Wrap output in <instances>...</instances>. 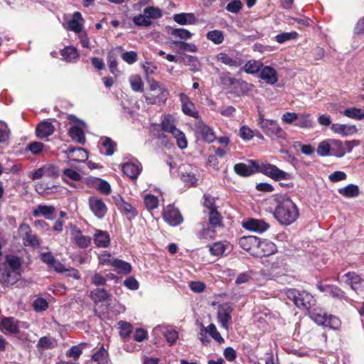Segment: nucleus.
<instances>
[{
	"mask_svg": "<svg viewBox=\"0 0 364 364\" xmlns=\"http://www.w3.org/2000/svg\"><path fill=\"white\" fill-rule=\"evenodd\" d=\"M109 297V292L102 288L95 289L90 292V298L95 304L108 301Z\"/></svg>",
	"mask_w": 364,
	"mask_h": 364,
	"instance_id": "58836bf2",
	"label": "nucleus"
},
{
	"mask_svg": "<svg viewBox=\"0 0 364 364\" xmlns=\"http://www.w3.org/2000/svg\"><path fill=\"white\" fill-rule=\"evenodd\" d=\"M258 172L274 179V181L288 180L291 176L289 173L279 169L277 166L265 162L258 164Z\"/></svg>",
	"mask_w": 364,
	"mask_h": 364,
	"instance_id": "0eeeda50",
	"label": "nucleus"
},
{
	"mask_svg": "<svg viewBox=\"0 0 364 364\" xmlns=\"http://www.w3.org/2000/svg\"><path fill=\"white\" fill-rule=\"evenodd\" d=\"M88 183L96 187L101 193L108 195L111 192V186L108 182L98 178H89Z\"/></svg>",
	"mask_w": 364,
	"mask_h": 364,
	"instance_id": "4c0bfd02",
	"label": "nucleus"
},
{
	"mask_svg": "<svg viewBox=\"0 0 364 364\" xmlns=\"http://www.w3.org/2000/svg\"><path fill=\"white\" fill-rule=\"evenodd\" d=\"M112 267L119 274H127L132 271V266L129 263L118 259H116L114 261H113Z\"/></svg>",
	"mask_w": 364,
	"mask_h": 364,
	"instance_id": "49530a36",
	"label": "nucleus"
},
{
	"mask_svg": "<svg viewBox=\"0 0 364 364\" xmlns=\"http://www.w3.org/2000/svg\"><path fill=\"white\" fill-rule=\"evenodd\" d=\"M170 34L183 40L190 39L193 34L185 28H171Z\"/></svg>",
	"mask_w": 364,
	"mask_h": 364,
	"instance_id": "bf43d9fd",
	"label": "nucleus"
},
{
	"mask_svg": "<svg viewBox=\"0 0 364 364\" xmlns=\"http://www.w3.org/2000/svg\"><path fill=\"white\" fill-rule=\"evenodd\" d=\"M234 171L240 176H250L258 172V164L253 160H249L247 164H236L234 166Z\"/></svg>",
	"mask_w": 364,
	"mask_h": 364,
	"instance_id": "dca6fc26",
	"label": "nucleus"
},
{
	"mask_svg": "<svg viewBox=\"0 0 364 364\" xmlns=\"http://www.w3.org/2000/svg\"><path fill=\"white\" fill-rule=\"evenodd\" d=\"M21 266V263L18 257L7 255L6 257V267L0 269L4 282L9 284H15L20 277Z\"/></svg>",
	"mask_w": 364,
	"mask_h": 364,
	"instance_id": "f03ea898",
	"label": "nucleus"
},
{
	"mask_svg": "<svg viewBox=\"0 0 364 364\" xmlns=\"http://www.w3.org/2000/svg\"><path fill=\"white\" fill-rule=\"evenodd\" d=\"M55 131V127L51 122L44 120L40 122L36 128V134L38 138L43 139L51 136Z\"/></svg>",
	"mask_w": 364,
	"mask_h": 364,
	"instance_id": "b1692460",
	"label": "nucleus"
},
{
	"mask_svg": "<svg viewBox=\"0 0 364 364\" xmlns=\"http://www.w3.org/2000/svg\"><path fill=\"white\" fill-rule=\"evenodd\" d=\"M343 114L346 117L353 119L361 120L364 119V112L360 108H348L343 112Z\"/></svg>",
	"mask_w": 364,
	"mask_h": 364,
	"instance_id": "3c124183",
	"label": "nucleus"
},
{
	"mask_svg": "<svg viewBox=\"0 0 364 364\" xmlns=\"http://www.w3.org/2000/svg\"><path fill=\"white\" fill-rule=\"evenodd\" d=\"M71 235L76 245L80 248H87L91 245V238L82 235L81 230L76 227L73 228Z\"/></svg>",
	"mask_w": 364,
	"mask_h": 364,
	"instance_id": "cd10ccee",
	"label": "nucleus"
},
{
	"mask_svg": "<svg viewBox=\"0 0 364 364\" xmlns=\"http://www.w3.org/2000/svg\"><path fill=\"white\" fill-rule=\"evenodd\" d=\"M179 100L181 105L182 112L184 114L195 119L199 118V113L195 105L187 95L181 92L179 95Z\"/></svg>",
	"mask_w": 364,
	"mask_h": 364,
	"instance_id": "2eb2a0df",
	"label": "nucleus"
},
{
	"mask_svg": "<svg viewBox=\"0 0 364 364\" xmlns=\"http://www.w3.org/2000/svg\"><path fill=\"white\" fill-rule=\"evenodd\" d=\"M208 40L212 41L214 44L220 45L224 41V34L220 30H213L208 31L206 34Z\"/></svg>",
	"mask_w": 364,
	"mask_h": 364,
	"instance_id": "864d4df0",
	"label": "nucleus"
},
{
	"mask_svg": "<svg viewBox=\"0 0 364 364\" xmlns=\"http://www.w3.org/2000/svg\"><path fill=\"white\" fill-rule=\"evenodd\" d=\"M226 80L230 85L234 86L237 95H245L250 90V85L247 82L232 77L230 76V73H228Z\"/></svg>",
	"mask_w": 364,
	"mask_h": 364,
	"instance_id": "7c9ffc66",
	"label": "nucleus"
},
{
	"mask_svg": "<svg viewBox=\"0 0 364 364\" xmlns=\"http://www.w3.org/2000/svg\"><path fill=\"white\" fill-rule=\"evenodd\" d=\"M0 329L4 333L16 334L19 332L18 322L12 317L3 318L0 323Z\"/></svg>",
	"mask_w": 364,
	"mask_h": 364,
	"instance_id": "393cba45",
	"label": "nucleus"
},
{
	"mask_svg": "<svg viewBox=\"0 0 364 364\" xmlns=\"http://www.w3.org/2000/svg\"><path fill=\"white\" fill-rule=\"evenodd\" d=\"M142 68L149 90L151 91H160L161 98L163 99L166 95V91L161 87L158 81L151 77V75L156 73L157 66L151 62H146L142 65Z\"/></svg>",
	"mask_w": 364,
	"mask_h": 364,
	"instance_id": "39448f33",
	"label": "nucleus"
},
{
	"mask_svg": "<svg viewBox=\"0 0 364 364\" xmlns=\"http://www.w3.org/2000/svg\"><path fill=\"white\" fill-rule=\"evenodd\" d=\"M299 36L298 33L296 31L292 32H284L279 34H277L275 36V40L279 43H284L288 41L296 39Z\"/></svg>",
	"mask_w": 364,
	"mask_h": 364,
	"instance_id": "680f3d73",
	"label": "nucleus"
},
{
	"mask_svg": "<svg viewBox=\"0 0 364 364\" xmlns=\"http://www.w3.org/2000/svg\"><path fill=\"white\" fill-rule=\"evenodd\" d=\"M172 136L176 139L177 146L179 149H184L188 146L187 139L182 131L178 129L175 131Z\"/></svg>",
	"mask_w": 364,
	"mask_h": 364,
	"instance_id": "4d7b16f0",
	"label": "nucleus"
},
{
	"mask_svg": "<svg viewBox=\"0 0 364 364\" xmlns=\"http://www.w3.org/2000/svg\"><path fill=\"white\" fill-rule=\"evenodd\" d=\"M227 248L226 245L222 242H217L209 245V251L214 256H221L224 254Z\"/></svg>",
	"mask_w": 364,
	"mask_h": 364,
	"instance_id": "13d9d810",
	"label": "nucleus"
},
{
	"mask_svg": "<svg viewBox=\"0 0 364 364\" xmlns=\"http://www.w3.org/2000/svg\"><path fill=\"white\" fill-rule=\"evenodd\" d=\"M166 91V95L164 97L163 99L161 98L160 91H151L149 90V92H147L144 95L146 102L149 105H156L159 103H165L167 100L168 96L169 95L168 90L165 87L161 86Z\"/></svg>",
	"mask_w": 364,
	"mask_h": 364,
	"instance_id": "2f4dec72",
	"label": "nucleus"
},
{
	"mask_svg": "<svg viewBox=\"0 0 364 364\" xmlns=\"http://www.w3.org/2000/svg\"><path fill=\"white\" fill-rule=\"evenodd\" d=\"M19 229L24 232L22 239L26 246L35 247L39 245L36 235L32 233L31 229L28 225L23 223L20 225Z\"/></svg>",
	"mask_w": 364,
	"mask_h": 364,
	"instance_id": "5701e85b",
	"label": "nucleus"
},
{
	"mask_svg": "<svg viewBox=\"0 0 364 364\" xmlns=\"http://www.w3.org/2000/svg\"><path fill=\"white\" fill-rule=\"evenodd\" d=\"M107 357L108 353L104 346H102L100 348L92 355V360L97 363L98 364H104L107 363Z\"/></svg>",
	"mask_w": 364,
	"mask_h": 364,
	"instance_id": "6e6d98bb",
	"label": "nucleus"
},
{
	"mask_svg": "<svg viewBox=\"0 0 364 364\" xmlns=\"http://www.w3.org/2000/svg\"><path fill=\"white\" fill-rule=\"evenodd\" d=\"M161 129L164 132L173 134L178 129L176 126V120L171 114L165 115L161 122Z\"/></svg>",
	"mask_w": 364,
	"mask_h": 364,
	"instance_id": "e433bc0d",
	"label": "nucleus"
},
{
	"mask_svg": "<svg viewBox=\"0 0 364 364\" xmlns=\"http://www.w3.org/2000/svg\"><path fill=\"white\" fill-rule=\"evenodd\" d=\"M328 294L334 299L349 301L350 299L346 296V292L338 286L330 284Z\"/></svg>",
	"mask_w": 364,
	"mask_h": 364,
	"instance_id": "de8ad7c7",
	"label": "nucleus"
},
{
	"mask_svg": "<svg viewBox=\"0 0 364 364\" xmlns=\"http://www.w3.org/2000/svg\"><path fill=\"white\" fill-rule=\"evenodd\" d=\"M87 344L85 343H81L78 345L72 346L70 349H68L66 352V356L68 358H72L75 360H77L82 353L83 348Z\"/></svg>",
	"mask_w": 364,
	"mask_h": 364,
	"instance_id": "603ef678",
	"label": "nucleus"
},
{
	"mask_svg": "<svg viewBox=\"0 0 364 364\" xmlns=\"http://www.w3.org/2000/svg\"><path fill=\"white\" fill-rule=\"evenodd\" d=\"M55 212V207L41 204L33 209L32 213L34 217L43 216L48 220H53Z\"/></svg>",
	"mask_w": 364,
	"mask_h": 364,
	"instance_id": "c756f323",
	"label": "nucleus"
},
{
	"mask_svg": "<svg viewBox=\"0 0 364 364\" xmlns=\"http://www.w3.org/2000/svg\"><path fill=\"white\" fill-rule=\"evenodd\" d=\"M58 168L53 164H45L38 168L36 171L31 173L30 178L33 180L40 179L43 177L45 178H55L58 176Z\"/></svg>",
	"mask_w": 364,
	"mask_h": 364,
	"instance_id": "ddd939ff",
	"label": "nucleus"
},
{
	"mask_svg": "<svg viewBox=\"0 0 364 364\" xmlns=\"http://www.w3.org/2000/svg\"><path fill=\"white\" fill-rule=\"evenodd\" d=\"M233 311V304L225 302L218 306L217 318L220 326L225 330H228L232 323V312Z\"/></svg>",
	"mask_w": 364,
	"mask_h": 364,
	"instance_id": "9d476101",
	"label": "nucleus"
},
{
	"mask_svg": "<svg viewBox=\"0 0 364 364\" xmlns=\"http://www.w3.org/2000/svg\"><path fill=\"white\" fill-rule=\"evenodd\" d=\"M209 223L211 226H220L222 223V217L218 212L217 209L209 211Z\"/></svg>",
	"mask_w": 364,
	"mask_h": 364,
	"instance_id": "338daca9",
	"label": "nucleus"
},
{
	"mask_svg": "<svg viewBox=\"0 0 364 364\" xmlns=\"http://www.w3.org/2000/svg\"><path fill=\"white\" fill-rule=\"evenodd\" d=\"M68 119L70 123L75 124L69 129V136L74 141L84 144L85 142V136L83 128L85 127V123L77 119L74 115H69Z\"/></svg>",
	"mask_w": 364,
	"mask_h": 364,
	"instance_id": "1a4fd4ad",
	"label": "nucleus"
},
{
	"mask_svg": "<svg viewBox=\"0 0 364 364\" xmlns=\"http://www.w3.org/2000/svg\"><path fill=\"white\" fill-rule=\"evenodd\" d=\"M131 88L134 92H142L144 91V82L139 75H132L129 77Z\"/></svg>",
	"mask_w": 364,
	"mask_h": 364,
	"instance_id": "a18cd8bd",
	"label": "nucleus"
},
{
	"mask_svg": "<svg viewBox=\"0 0 364 364\" xmlns=\"http://www.w3.org/2000/svg\"><path fill=\"white\" fill-rule=\"evenodd\" d=\"M164 220L171 226H177L183 222L179 210L172 205H168L163 213Z\"/></svg>",
	"mask_w": 364,
	"mask_h": 364,
	"instance_id": "f3484780",
	"label": "nucleus"
},
{
	"mask_svg": "<svg viewBox=\"0 0 364 364\" xmlns=\"http://www.w3.org/2000/svg\"><path fill=\"white\" fill-rule=\"evenodd\" d=\"M194 133L198 140H202L208 144L213 142L216 139L213 129L202 120L196 122Z\"/></svg>",
	"mask_w": 364,
	"mask_h": 364,
	"instance_id": "6e6552de",
	"label": "nucleus"
},
{
	"mask_svg": "<svg viewBox=\"0 0 364 364\" xmlns=\"http://www.w3.org/2000/svg\"><path fill=\"white\" fill-rule=\"evenodd\" d=\"M331 139H326L321 141L317 147L316 152L320 156H331Z\"/></svg>",
	"mask_w": 364,
	"mask_h": 364,
	"instance_id": "09e8293b",
	"label": "nucleus"
},
{
	"mask_svg": "<svg viewBox=\"0 0 364 364\" xmlns=\"http://www.w3.org/2000/svg\"><path fill=\"white\" fill-rule=\"evenodd\" d=\"M242 227L245 230L262 233L269 229V225L262 219L250 218L242 223Z\"/></svg>",
	"mask_w": 364,
	"mask_h": 364,
	"instance_id": "a211bd4d",
	"label": "nucleus"
},
{
	"mask_svg": "<svg viewBox=\"0 0 364 364\" xmlns=\"http://www.w3.org/2000/svg\"><path fill=\"white\" fill-rule=\"evenodd\" d=\"M294 125L300 128L310 129L314 127V122L310 114L303 113L299 114V117Z\"/></svg>",
	"mask_w": 364,
	"mask_h": 364,
	"instance_id": "a19ab883",
	"label": "nucleus"
},
{
	"mask_svg": "<svg viewBox=\"0 0 364 364\" xmlns=\"http://www.w3.org/2000/svg\"><path fill=\"white\" fill-rule=\"evenodd\" d=\"M346 154L343 143L338 139H331V156L341 158Z\"/></svg>",
	"mask_w": 364,
	"mask_h": 364,
	"instance_id": "37998d69",
	"label": "nucleus"
},
{
	"mask_svg": "<svg viewBox=\"0 0 364 364\" xmlns=\"http://www.w3.org/2000/svg\"><path fill=\"white\" fill-rule=\"evenodd\" d=\"M331 129L334 133L343 136H348L358 132V128L355 125L346 124H333L331 127Z\"/></svg>",
	"mask_w": 364,
	"mask_h": 364,
	"instance_id": "bb28decb",
	"label": "nucleus"
},
{
	"mask_svg": "<svg viewBox=\"0 0 364 364\" xmlns=\"http://www.w3.org/2000/svg\"><path fill=\"white\" fill-rule=\"evenodd\" d=\"M274 203L275 207L273 215L280 225H290L298 219L299 216V208L287 195L276 196Z\"/></svg>",
	"mask_w": 364,
	"mask_h": 364,
	"instance_id": "f257e3e1",
	"label": "nucleus"
},
{
	"mask_svg": "<svg viewBox=\"0 0 364 364\" xmlns=\"http://www.w3.org/2000/svg\"><path fill=\"white\" fill-rule=\"evenodd\" d=\"M239 135L243 140L249 141L254 137L255 133L248 126L243 125L240 128Z\"/></svg>",
	"mask_w": 364,
	"mask_h": 364,
	"instance_id": "774afa93",
	"label": "nucleus"
},
{
	"mask_svg": "<svg viewBox=\"0 0 364 364\" xmlns=\"http://www.w3.org/2000/svg\"><path fill=\"white\" fill-rule=\"evenodd\" d=\"M120 331L119 335L122 338H126L130 336V333L132 330V325L127 321H120L118 323Z\"/></svg>",
	"mask_w": 364,
	"mask_h": 364,
	"instance_id": "69168bd1",
	"label": "nucleus"
},
{
	"mask_svg": "<svg viewBox=\"0 0 364 364\" xmlns=\"http://www.w3.org/2000/svg\"><path fill=\"white\" fill-rule=\"evenodd\" d=\"M82 178V176L73 168H65L63 171V181L73 188L76 187L73 182L80 181Z\"/></svg>",
	"mask_w": 364,
	"mask_h": 364,
	"instance_id": "72a5a7b5",
	"label": "nucleus"
},
{
	"mask_svg": "<svg viewBox=\"0 0 364 364\" xmlns=\"http://www.w3.org/2000/svg\"><path fill=\"white\" fill-rule=\"evenodd\" d=\"M84 20L82 14L79 11L73 14L72 19L68 23V29L76 33H80L82 29V23Z\"/></svg>",
	"mask_w": 364,
	"mask_h": 364,
	"instance_id": "c9c22d12",
	"label": "nucleus"
},
{
	"mask_svg": "<svg viewBox=\"0 0 364 364\" xmlns=\"http://www.w3.org/2000/svg\"><path fill=\"white\" fill-rule=\"evenodd\" d=\"M258 125L270 137H281L284 133L282 127L276 120L265 119L262 114H259Z\"/></svg>",
	"mask_w": 364,
	"mask_h": 364,
	"instance_id": "423d86ee",
	"label": "nucleus"
},
{
	"mask_svg": "<svg viewBox=\"0 0 364 364\" xmlns=\"http://www.w3.org/2000/svg\"><path fill=\"white\" fill-rule=\"evenodd\" d=\"M343 282L358 294H364V279L355 272H348L342 277Z\"/></svg>",
	"mask_w": 364,
	"mask_h": 364,
	"instance_id": "9b49d317",
	"label": "nucleus"
},
{
	"mask_svg": "<svg viewBox=\"0 0 364 364\" xmlns=\"http://www.w3.org/2000/svg\"><path fill=\"white\" fill-rule=\"evenodd\" d=\"M61 55L64 60L69 63L75 61L79 57L77 50L73 46H68L63 48L61 50Z\"/></svg>",
	"mask_w": 364,
	"mask_h": 364,
	"instance_id": "c03bdc74",
	"label": "nucleus"
},
{
	"mask_svg": "<svg viewBox=\"0 0 364 364\" xmlns=\"http://www.w3.org/2000/svg\"><path fill=\"white\" fill-rule=\"evenodd\" d=\"M65 152L69 160L73 161L84 162L88 158L86 150L81 147L76 148L70 146Z\"/></svg>",
	"mask_w": 364,
	"mask_h": 364,
	"instance_id": "4be33fe9",
	"label": "nucleus"
},
{
	"mask_svg": "<svg viewBox=\"0 0 364 364\" xmlns=\"http://www.w3.org/2000/svg\"><path fill=\"white\" fill-rule=\"evenodd\" d=\"M100 152L107 156H112L116 149V143L109 137H103L101 139Z\"/></svg>",
	"mask_w": 364,
	"mask_h": 364,
	"instance_id": "ea45409f",
	"label": "nucleus"
},
{
	"mask_svg": "<svg viewBox=\"0 0 364 364\" xmlns=\"http://www.w3.org/2000/svg\"><path fill=\"white\" fill-rule=\"evenodd\" d=\"M88 204L92 213L99 219L105 217L107 212V208L102 199L95 196L88 198Z\"/></svg>",
	"mask_w": 364,
	"mask_h": 364,
	"instance_id": "4468645a",
	"label": "nucleus"
},
{
	"mask_svg": "<svg viewBox=\"0 0 364 364\" xmlns=\"http://www.w3.org/2000/svg\"><path fill=\"white\" fill-rule=\"evenodd\" d=\"M95 244L99 247L105 248L109 245L110 237L107 232L101 230H96L93 236Z\"/></svg>",
	"mask_w": 364,
	"mask_h": 364,
	"instance_id": "473e14b6",
	"label": "nucleus"
},
{
	"mask_svg": "<svg viewBox=\"0 0 364 364\" xmlns=\"http://www.w3.org/2000/svg\"><path fill=\"white\" fill-rule=\"evenodd\" d=\"M133 22L136 26L141 27H149L151 25V21L144 14L134 16Z\"/></svg>",
	"mask_w": 364,
	"mask_h": 364,
	"instance_id": "0e129e2a",
	"label": "nucleus"
},
{
	"mask_svg": "<svg viewBox=\"0 0 364 364\" xmlns=\"http://www.w3.org/2000/svg\"><path fill=\"white\" fill-rule=\"evenodd\" d=\"M173 21L179 25H194L197 18L193 13H181L174 14Z\"/></svg>",
	"mask_w": 364,
	"mask_h": 364,
	"instance_id": "f704fd0d",
	"label": "nucleus"
},
{
	"mask_svg": "<svg viewBox=\"0 0 364 364\" xmlns=\"http://www.w3.org/2000/svg\"><path fill=\"white\" fill-rule=\"evenodd\" d=\"M287 298L291 300L299 309L310 310L314 306V297L305 291H299L295 289H289L285 292Z\"/></svg>",
	"mask_w": 364,
	"mask_h": 364,
	"instance_id": "7ed1b4c3",
	"label": "nucleus"
},
{
	"mask_svg": "<svg viewBox=\"0 0 364 364\" xmlns=\"http://www.w3.org/2000/svg\"><path fill=\"white\" fill-rule=\"evenodd\" d=\"M255 255L259 257H266L274 254L277 251L276 245L269 240L259 239Z\"/></svg>",
	"mask_w": 364,
	"mask_h": 364,
	"instance_id": "6ab92c4d",
	"label": "nucleus"
},
{
	"mask_svg": "<svg viewBox=\"0 0 364 364\" xmlns=\"http://www.w3.org/2000/svg\"><path fill=\"white\" fill-rule=\"evenodd\" d=\"M45 147L46 146L41 141H33L26 146V150L33 155H38L43 152Z\"/></svg>",
	"mask_w": 364,
	"mask_h": 364,
	"instance_id": "052dcab7",
	"label": "nucleus"
},
{
	"mask_svg": "<svg viewBox=\"0 0 364 364\" xmlns=\"http://www.w3.org/2000/svg\"><path fill=\"white\" fill-rule=\"evenodd\" d=\"M338 192L346 198H354L360 195V188L358 186L350 183L338 188Z\"/></svg>",
	"mask_w": 364,
	"mask_h": 364,
	"instance_id": "79ce46f5",
	"label": "nucleus"
},
{
	"mask_svg": "<svg viewBox=\"0 0 364 364\" xmlns=\"http://www.w3.org/2000/svg\"><path fill=\"white\" fill-rule=\"evenodd\" d=\"M154 331H160L170 346L175 344L178 339V332L173 326L165 325L158 326L154 328Z\"/></svg>",
	"mask_w": 364,
	"mask_h": 364,
	"instance_id": "aec40b11",
	"label": "nucleus"
},
{
	"mask_svg": "<svg viewBox=\"0 0 364 364\" xmlns=\"http://www.w3.org/2000/svg\"><path fill=\"white\" fill-rule=\"evenodd\" d=\"M144 14L146 15L149 19H158L160 18L162 16V11L155 6H147L144 9Z\"/></svg>",
	"mask_w": 364,
	"mask_h": 364,
	"instance_id": "5fc2aeb1",
	"label": "nucleus"
},
{
	"mask_svg": "<svg viewBox=\"0 0 364 364\" xmlns=\"http://www.w3.org/2000/svg\"><path fill=\"white\" fill-rule=\"evenodd\" d=\"M217 60L231 68H238L243 64L242 54L237 51H232L230 53L221 52L217 55Z\"/></svg>",
	"mask_w": 364,
	"mask_h": 364,
	"instance_id": "f8f14e48",
	"label": "nucleus"
},
{
	"mask_svg": "<svg viewBox=\"0 0 364 364\" xmlns=\"http://www.w3.org/2000/svg\"><path fill=\"white\" fill-rule=\"evenodd\" d=\"M259 77L269 85H275L278 81L277 73L274 68L271 66H262Z\"/></svg>",
	"mask_w": 364,
	"mask_h": 364,
	"instance_id": "a878e982",
	"label": "nucleus"
},
{
	"mask_svg": "<svg viewBox=\"0 0 364 364\" xmlns=\"http://www.w3.org/2000/svg\"><path fill=\"white\" fill-rule=\"evenodd\" d=\"M10 132V129L7 124L0 121V144L6 143L9 141Z\"/></svg>",
	"mask_w": 364,
	"mask_h": 364,
	"instance_id": "e2e57ef3",
	"label": "nucleus"
},
{
	"mask_svg": "<svg viewBox=\"0 0 364 364\" xmlns=\"http://www.w3.org/2000/svg\"><path fill=\"white\" fill-rule=\"evenodd\" d=\"M142 171V166L137 160L126 162L122 165V171L129 178L136 179Z\"/></svg>",
	"mask_w": 364,
	"mask_h": 364,
	"instance_id": "412c9836",
	"label": "nucleus"
},
{
	"mask_svg": "<svg viewBox=\"0 0 364 364\" xmlns=\"http://www.w3.org/2000/svg\"><path fill=\"white\" fill-rule=\"evenodd\" d=\"M310 318L318 325L333 330H338L341 325V320L331 314H327L322 310L314 309L309 312Z\"/></svg>",
	"mask_w": 364,
	"mask_h": 364,
	"instance_id": "20e7f679",
	"label": "nucleus"
},
{
	"mask_svg": "<svg viewBox=\"0 0 364 364\" xmlns=\"http://www.w3.org/2000/svg\"><path fill=\"white\" fill-rule=\"evenodd\" d=\"M259 239L256 236H245L240 239L239 245L243 250L255 254Z\"/></svg>",
	"mask_w": 364,
	"mask_h": 364,
	"instance_id": "c85d7f7f",
	"label": "nucleus"
},
{
	"mask_svg": "<svg viewBox=\"0 0 364 364\" xmlns=\"http://www.w3.org/2000/svg\"><path fill=\"white\" fill-rule=\"evenodd\" d=\"M263 64L257 60H252L247 61L244 65V71L248 74H255L261 70Z\"/></svg>",
	"mask_w": 364,
	"mask_h": 364,
	"instance_id": "8fccbe9b",
	"label": "nucleus"
}]
</instances>
